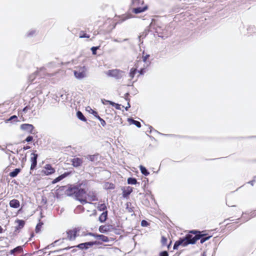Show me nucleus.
<instances>
[{"mask_svg":"<svg viewBox=\"0 0 256 256\" xmlns=\"http://www.w3.org/2000/svg\"><path fill=\"white\" fill-rule=\"evenodd\" d=\"M86 184V182L84 181L76 186L70 185L66 191V194L68 196H72L76 200H79L80 198H83L86 193L84 188L82 187Z\"/></svg>","mask_w":256,"mask_h":256,"instance_id":"1","label":"nucleus"},{"mask_svg":"<svg viewBox=\"0 0 256 256\" xmlns=\"http://www.w3.org/2000/svg\"><path fill=\"white\" fill-rule=\"evenodd\" d=\"M204 232H200L196 230H192L188 234L190 243L191 244H196V242L200 240V243L203 244L206 240H209L212 236H208L206 234H204Z\"/></svg>","mask_w":256,"mask_h":256,"instance_id":"2","label":"nucleus"},{"mask_svg":"<svg viewBox=\"0 0 256 256\" xmlns=\"http://www.w3.org/2000/svg\"><path fill=\"white\" fill-rule=\"evenodd\" d=\"M97 244V242L96 241L95 242H86L84 243H81L78 244L77 246H68L64 248L60 249L58 250H54L53 252H52V253H57L58 252L64 251L65 250H68L70 248H79L80 250H88L90 247H92L94 245Z\"/></svg>","mask_w":256,"mask_h":256,"instance_id":"3","label":"nucleus"},{"mask_svg":"<svg viewBox=\"0 0 256 256\" xmlns=\"http://www.w3.org/2000/svg\"><path fill=\"white\" fill-rule=\"evenodd\" d=\"M106 74L107 76L114 78L116 80H118L122 78L124 72L119 69H113L108 70Z\"/></svg>","mask_w":256,"mask_h":256,"instance_id":"4","label":"nucleus"},{"mask_svg":"<svg viewBox=\"0 0 256 256\" xmlns=\"http://www.w3.org/2000/svg\"><path fill=\"white\" fill-rule=\"evenodd\" d=\"M189 237L188 234H187L184 237L180 238L174 242L173 249L177 250L180 246H186L190 244Z\"/></svg>","mask_w":256,"mask_h":256,"instance_id":"5","label":"nucleus"},{"mask_svg":"<svg viewBox=\"0 0 256 256\" xmlns=\"http://www.w3.org/2000/svg\"><path fill=\"white\" fill-rule=\"evenodd\" d=\"M74 76L78 80H82L87 76V68L86 66H80L74 70Z\"/></svg>","mask_w":256,"mask_h":256,"instance_id":"6","label":"nucleus"},{"mask_svg":"<svg viewBox=\"0 0 256 256\" xmlns=\"http://www.w3.org/2000/svg\"><path fill=\"white\" fill-rule=\"evenodd\" d=\"M138 1H136L134 3V6H132V12L136 14H138L141 12L146 11L148 9V4H144L142 6H139L138 4H137Z\"/></svg>","mask_w":256,"mask_h":256,"instance_id":"7","label":"nucleus"},{"mask_svg":"<svg viewBox=\"0 0 256 256\" xmlns=\"http://www.w3.org/2000/svg\"><path fill=\"white\" fill-rule=\"evenodd\" d=\"M79 231L78 228H75L72 230H68L66 232L67 236L70 240H74L76 239L77 236V232Z\"/></svg>","mask_w":256,"mask_h":256,"instance_id":"8","label":"nucleus"},{"mask_svg":"<svg viewBox=\"0 0 256 256\" xmlns=\"http://www.w3.org/2000/svg\"><path fill=\"white\" fill-rule=\"evenodd\" d=\"M20 128L22 130L28 132V134H33V130L34 128L32 124H24L20 125Z\"/></svg>","mask_w":256,"mask_h":256,"instance_id":"9","label":"nucleus"},{"mask_svg":"<svg viewBox=\"0 0 256 256\" xmlns=\"http://www.w3.org/2000/svg\"><path fill=\"white\" fill-rule=\"evenodd\" d=\"M86 110L89 111V112L92 114L94 117L98 118L102 126H104L106 125V122L98 114V112L92 109L90 107L88 106L86 108Z\"/></svg>","mask_w":256,"mask_h":256,"instance_id":"10","label":"nucleus"},{"mask_svg":"<svg viewBox=\"0 0 256 256\" xmlns=\"http://www.w3.org/2000/svg\"><path fill=\"white\" fill-rule=\"evenodd\" d=\"M114 230V228L112 225H102L99 227L98 230L101 233H106L108 232H112Z\"/></svg>","mask_w":256,"mask_h":256,"instance_id":"11","label":"nucleus"},{"mask_svg":"<svg viewBox=\"0 0 256 256\" xmlns=\"http://www.w3.org/2000/svg\"><path fill=\"white\" fill-rule=\"evenodd\" d=\"M38 158V154L34 153H32L31 158H30V162H31V166H30V170H34L37 165V159Z\"/></svg>","mask_w":256,"mask_h":256,"instance_id":"12","label":"nucleus"},{"mask_svg":"<svg viewBox=\"0 0 256 256\" xmlns=\"http://www.w3.org/2000/svg\"><path fill=\"white\" fill-rule=\"evenodd\" d=\"M71 162H72V165L75 167L77 168L80 166L83 160L82 158H74L71 160Z\"/></svg>","mask_w":256,"mask_h":256,"instance_id":"13","label":"nucleus"},{"mask_svg":"<svg viewBox=\"0 0 256 256\" xmlns=\"http://www.w3.org/2000/svg\"><path fill=\"white\" fill-rule=\"evenodd\" d=\"M132 192V188L127 186L122 189V196L124 198H127Z\"/></svg>","mask_w":256,"mask_h":256,"instance_id":"14","label":"nucleus"},{"mask_svg":"<svg viewBox=\"0 0 256 256\" xmlns=\"http://www.w3.org/2000/svg\"><path fill=\"white\" fill-rule=\"evenodd\" d=\"M69 174H70V172H66L64 174L59 176H58L55 179H54L52 180V183L56 184V183L59 182L61 180H62V179H64V178H66Z\"/></svg>","mask_w":256,"mask_h":256,"instance_id":"15","label":"nucleus"},{"mask_svg":"<svg viewBox=\"0 0 256 256\" xmlns=\"http://www.w3.org/2000/svg\"><path fill=\"white\" fill-rule=\"evenodd\" d=\"M44 68H42L40 70L39 72H36L28 76V80L30 82H32L34 80L35 78H36V76L40 72H42L44 70Z\"/></svg>","mask_w":256,"mask_h":256,"instance_id":"16","label":"nucleus"},{"mask_svg":"<svg viewBox=\"0 0 256 256\" xmlns=\"http://www.w3.org/2000/svg\"><path fill=\"white\" fill-rule=\"evenodd\" d=\"M10 206L11 208H17L20 206V202L16 199H13L10 202Z\"/></svg>","mask_w":256,"mask_h":256,"instance_id":"17","label":"nucleus"},{"mask_svg":"<svg viewBox=\"0 0 256 256\" xmlns=\"http://www.w3.org/2000/svg\"><path fill=\"white\" fill-rule=\"evenodd\" d=\"M45 168L46 170V172H45V173L47 175L54 174L55 172L54 169L52 166L50 164H46L45 166Z\"/></svg>","mask_w":256,"mask_h":256,"instance_id":"18","label":"nucleus"},{"mask_svg":"<svg viewBox=\"0 0 256 256\" xmlns=\"http://www.w3.org/2000/svg\"><path fill=\"white\" fill-rule=\"evenodd\" d=\"M108 212L106 210L104 212L101 214L100 216L98 218V220L100 222H106L108 218Z\"/></svg>","mask_w":256,"mask_h":256,"instance_id":"19","label":"nucleus"},{"mask_svg":"<svg viewBox=\"0 0 256 256\" xmlns=\"http://www.w3.org/2000/svg\"><path fill=\"white\" fill-rule=\"evenodd\" d=\"M87 195L91 201H97L98 200L95 192L92 191L89 192Z\"/></svg>","mask_w":256,"mask_h":256,"instance_id":"20","label":"nucleus"},{"mask_svg":"<svg viewBox=\"0 0 256 256\" xmlns=\"http://www.w3.org/2000/svg\"><path fill=\"white\" fill-rule=\"evenodd\" d=\"M18 224V226L16 227V230L22 228L25 224V222L22 220H17L16 221Z\"/></svg>","mask_w":256,"mask_h":256,"instance_id":"21","label":"nucleus"},{"mask_svg":"<svg viewBox=\"0 0 256 256\" xmlns=\"http://www.w3.org/2000/svg\"><path fill=\"white\" fill-rule=\"evenodd\" d=\"M23 251L22 247V246H18L14 248L10 252L11 254H14L16 252L21 253Z\"/></svg>","mask_w":256,"mask_h":256,"instance_id":"22","label":"nucleus"},{"mask_svg":"<svg viewBox=\"0 0 256 256\" xmlns=\"http://www.w3.org/2000/svg\"><path fill=\"white\" fill-rule=\"evenodd\" d=\"M128 121L130 122V124L135 125L138 128L141 127L140 122L138 120H136L132 118H128Z\"/></svg>","mask_w":256,"mask_h":256,"instance_id":"23","label":"nucleus"},{"mask_svg":"<svg viewBox=\"0 0 256 256\" xmlns=\"http://www.w3.org/2000/svg\"><path fill=\"white\" fill-rule=\"evenodd\" d=\"M140 170L142 174L145 176H147L150 174L148 170L143 166L140 165Z\"/></svg>","mask_w":256,"mask_h":256,"instance_id":"24","label":"nucleus"},{"mask_svg":"<svg viewBox=\"0 0 256 256\" xmlns=\"http://www.w3.org/2000/svg\"><path fill=\"white\" fill-rule=\"evenodd\" d=\"M20 171V168H16L14 169L12 172H10L9 175L12 178H14L18 176Z\"/></svg>","mask_w":256,"mask_h":256,"instance_id":"25","label":"nucleus"},{"mask_svg":"<svg viewBox=\"0 0 256 256\" xmlns=\"http://www.w3.org/2000/svg\"><path fill=\"white\" fill-rule=\"evenodd\" d=\"M76 116L78 118L82 121L86 122V119L83 114L80 111H78L76 112Z\"/></svg>","mask_w":256,"mask_h":256,"instance_id":"26","label":"nucleus"},{"mask_svg":"<svg viewBox=\"0 0 256 256\" xmlns=\"http://www.w3.org/2000/svg\"><path fill=\"white\" fill-rule=\"evenodd\" d=\"M97 208L99 211H106V210L107 207L104 204H98L97 206Z\"/></svg>","mask_w":256,"mask_h":256,"instance_id":"27","label":"nucleus"},{"mask_svg":"<svg viewBox=\"0 0 256 256\" xmlns=\"http://www.w3.org/2000/svg\"><path fill=\"white\" fill-rule=\"evenodd\" d=\"M128 184H138L137 180L134 178H129L128 179Z\"/></svg>","mask_w":256,"mask_h":256,"instance_id":"28","label":"nucleus"},{"mask_svg":"<svg viewBox=\"0 0 256 256\" xmlns=\"http://www.w3.org/2000/svg\"><path fill=\"white\" fill-rule=\"evenodd\" d=\"M136 1H138V2H137L136 3H137V4H138L139 6H144V4H144V0H132V6H134V3Z\"/></svg>","mask_w":256,"mask_h":256,"instance_id":"29","label":"nucleus"},{"mask_svg":"<svg viewBox=\"0 0 256 256\" xmlns=\"http://www.w3.org/2000/svg\"><path fill=\"white\" fill-rule=\"evenodd\" d=\"M107 102H108L110 104L112 105L113 106H114L116 109L117 110H120V105L116 104L113 102L110 101V100H106Z\"/></svg>","mask_w":256,"mask_h":256,"instance_id":"30","label":"nucleus"},{"mask_svg":"<svg viewBox=\"0 0 256 256\" xmlns=\"http://www.w3.org/2000/svg\"><path fill=\"white\" fill-rule=\"evenodd\" d=\"M43 225V222L40 220L39 222L36 224L35 231L36 233H38L40 230L41 228Z\"/></svg>","mask_w":256,"mask_h":256,"instance_id":"31","label":"nucleus"},{"mask_svg":"<svg viewBox=\"0 0 256 256\" xmlns=\"http://www.w3.org/2000/svg\"><path fill=\"white\" fill-rule=\"evenodd\" d=\"M132 204L130 202H128L126 204V210L128 212H134L132 208L131 207Z\"/></svg>","mask_w":256,"mask_h":256,"instance_id":"32","label":"nucleus"},{"mask_svg":"<svg viewBox=\"0 0 256 256\" xmlns=\"http://www.w3.org/2000/svg\"><path fill=\"white\" fill-rule=\"evenodd\" d=\"M105 187H106V189H110V190L114 189L115 188L114 185L113 184L108 183V182L105 184Z\"/></svg>","mask_w":256,"mask_h":256,"instance_id":"33","label":"nucleus"},{"mask_svg":"<svg viewBox=\"0 0 256 256\" xmlns=\"http://www.w3.org/2000/svg\"><path fill=\"white\" fill-rule=\"evenodd\" d=\"M98 155H90L88 156V159L91 162H95L97 160Z\"/></svg>","mask_w":256,"mask_h":256,"instance_id":"34","label":"nucleus"},{"mask_svg":"<svg viewBox=\"0 0 256 256\" xmlns=\"http://www.w3.org/2000/svg\"><path fill=\"white\" fill-rule=\"evenodd\" d=\"M100 240L103 242H108L109 238L108 236H105L103 234H101Z\"/></svg>","mask_w":256,"mask_h":256,"instance_id":"35","label":"nucleus"},{"mask_svg":"<svg viewBox=\"0 0 256 256\" xmlns=\"http://www.w3.org/2000/svg\"><path fill=\"white\" fill-rule=\"evenodd\" d=\"M136 72V68H132L130 72V76L131 78H133Z\"/></svg>","mask_w":256,"mask_h":256,"instance_id":"36","label":"nucleus"},{"mask_svg":"<svg viewBox=\"0 0 256 256\" xmlns=\"http://www.w3.org/2000/svg\"><path fill=\"white\" fill-rule=\"evenodd\" d=\"M59 242V240H56L54 241L53 243L48 245L47 246H46L44 248L43 250H42V251H44V250H47V249H48L50 248V247H52V246H54L55 244H56L58 242Z\"/></svg>","mask_w":256,"mask_h":256,"instance_id":"37","label":"nucleus"},{"mask_svg":"<svg viewBox=\"0 0 256 256\" xmlns=\"http://www.w3.org/2000/svg\"><path fill=\"white\" fill-rule=\"evenodd\" d=\"M100 46H92L90 50L92 52V54H96V50L99 49Z\"/></svg>","mask_w":256,"mask_h":256,"instance_id":"38","label":"nucleus"},{"mask_svg":"<svg viewBox=\"0 0 256 256\" xmlns=\"http://www.w3.org/2000/svg\"><path fill=\"white\" fill-rule=\"evenodd\" d=\"M166 242H167V238L165 236H162V240H161V243H162V246H166Z\"/></svg>","mask_w":256,"mask_h":256,"instance_id":"39","label":"nucleus"},{"mask_svg":"<svg viewBox=\"0 0 256 256\" xmlns=\"http://www.w3.org/2000/svg\"><path fill=\"white\" fill-rule=\"evenodd\" d=\"M36 33V30H31L27 33V36H32Z\"/></svg>","mask_w":256,"mask_h":256,"instance_id":"40","label":"nucleus"},{"mask_svg":"<svg viewBox=\"0 0 256 256\" xmlns=\"http://www.w3.org/2000/svg\"><path fill=\"white\" fill-rule=\"evenodd\" d=\"M7 120L8 121L14 120V121L17 122V121H18V117L16 115H14V116H11Z\"/></svg>","mask_w":256,"mask_h":256,"instance_id":"41","label":"nucleus"},{"mask_svg":"<svg viewBox=\"0 0 256 256\" xmlns=\"http://www.w3.org/2000/svg\"><path fill=\"white\" fill-rule=\"evenodd\" d=\"M159 256H168V253L167 251L164 250L159 254Z\"/></svg>","mask_w":256,"mask_h":256,"instance_id":"42","label":"nucleus"},{"mask_svg":"<svg viewBox=\"0 0 256 256\" xmlns=\"http://www.w3.org/2000/svg\"><path fill=\"white\" fill-rule=\"evenodd\" d=\"M80 38H89L90 36L84 32H83L82 34H80Z\"/></svg>","mask_w":256,"mask_h":256,"instance_id":"43","label":"nucleus"},{"mask_svg":"<svg viewBox=\"0 0 256 256\" xmlns=\"http://www.w3.org/2000/svg\"><path fill=\"white\" fill-rule=\"evenodd\" d=\"M141 225L142 226H146L148 225V222L146 220H142L141 222Z\"/></svg>","mask_w":256,"mask_h":256,"instance_id":"44","label":"nucleus"},{"mask_svg":"<svg viewBox=\"0 0 256 256\" xmlns=\"http://www.w3.org/2000/svg\"><path fill=\"white\" fill-rule=\"evenodd\" d=\"M33 140V137L32 136H28L25 140V141L28 142H32V140Z\"/></svg>","mask_w":256,"mask_h":256,"instance_id":"45","label":"nucleus"},{"mask_svg":"<svg viewBox=\"0 0 256 256\" xmlns=\"http://www.w3.org/2000/svg\"><path fill=\"white\" fill-rule=\"evenodd\" d=\"M31 109V108L30 107V106H25L23 110H22V112H24V113H26L28 111V110H30Z\"/></svg>","mask_w":256,"mask_h":256,"instance_id":"46","label":"nucleus"},{"mask_svg":"<svg viewBox=\"0 0 256 256\" xmlns=\"http://www.w3.org/2000/svg\"><path fill=\"white\" fill-rule=\"evenodd\" d=\"M77 200L80 202L82 204H86L88 202L86 200V199H84L82 198H79V200Z\"/></svg>","mask_w":256,"mask_h":256,"instance_id":"47","label":"nucleus"},{"mask_svg":"<svg viewBox=\"0 0 256 256\" xmlns=\"http://www.w3.org/2000/svg\"><path fill=\"white\" fill-rule=\"evenodd\" d=\"M255 216H256V214H255V212H252L250 214V216L248 218V220H246L250 219L254 217Z\"/></svg>","mask_w":256,"mask_h":256,"instance_id":"48","label":"nucleus"},{"mask_svg":"<svg viewBox=\"0 0 256 256\" xmlns=\"http://www.w3.org/2000/svg\"><path fill=\"white\" fill-rule=\"evenodd\" d=\"M131 17L130 16H129L127 15V16H122V22H124L128 18H130Z\"/></svg>","mask_w":256,"mask_h":256,"instance_id":"49","label":"nucleus"},{"mask_svg":"<svg viewBox=\"0 0 256 256\" xmlns=\"http://www.w3.org/2000/svg\"><path fill=\"white\" fill-rule=\"evenodd\" d=\"M150 57L149 54H146V56H142V60L144 62H146V60Z\"/></svg>","mask_w":256,"mask_h":256,"instance_id":"50","label":"nucleus"},{"mask_svg":"<svg viewBox=\"0 0 256 256\" xmlns=\"http://www.w3.org/2000/svg\"><path fill=\"white\" fill-rule=\"evenodd\" d=\"M140 74H144L146 72L145 68H142L138 71Z\"/></svg>","mask_w":256,"mask_h":256,"instance_id":"51","label":"nucleus"},{"mask_svg":"<svg viewBox=\"0 0 256 256\" xmlns=\"http://www.w3.org/2000/svg\"><path fill=\"white\" fill-rule=\"evenodd\" d=\"M94 233H92V232H88V233H86V234H84L82 236H94Z\"/></svg>","mask_w":256,"mask_h":256,"instance_id":"52","label":"nucleus"},{"mask_svg":"<svg viewBox=\"0 0 256 256\" xmlns=\"http://www.w3.org/2000/svg\"><path fill=\"white\" fill-rule=\"evenodd\" d=\"M8 152H12V153H14V152L13 151H12V150H10L8 149V150H6V151L5 153H6V154H7L8 156V157H9V158L10 157V154H8Z\"/></svg>","mask_w":256,"mask_h":256,"instance_id":"53","label":"nucleus"},{"mask_svg":"<svg viewBox=\"0 0 256 256\" xmlns=\"http://www.w3.org/2000/svg\"><path fill=\"white\" fill-rule=\"evenodd\" d=\"M100 236H101V234H94V237L96 238L100 239Z\"/></svg>","mask_w":256,"mask_h":256,"instance_id":"54","label":"nucleus"},{"mask_svg":"<svg viewBox=\"0 0 256 256\" xmlns=\"http://www.w3.org/2000/svg\"><path fill=\"white\" fill-rule=\"evenodd\" d=\"M128 96H129V94L128 93H126L124 94V98H125L126 100H127V101H129L130 100L129 98H128Z\"/></svg>","mask_w":256,"mask_h":256,"instance_id":"55","label":"nucleus"},{"mask_svg":"<svg viewBox=\"0 0 256 256\" xmlns=\"http://www.w3.org/2000/svg\"><path fill=\"white\" fill-rule=\"evenodd\" d=\"M254 182L255 180H252L250 181L248 183L250 184L252 186H254Z\"/></svg>","mask_w":256,"mask_h":256,"instance_id":"56","label":"nucleus"},{"mask_svg":"<svg viewBox=\"0 0 256 256\" xmlns=\"http://www.w3.org/2000/svg\"><path fill=\"white\" fill-rule=\"evenodd\" d=\"M106 100H104V99H102V103L103 104H109L108 102H106Z\"/></svg>","mask_w":256,"mask_h":256,"instance_id":"57","label":"nucleus"},{"mask_svg":"<svg viewBox=\"0 0 256 256\" xmlns=\"http://www.w3.org/2000/svg\"><path fill=\"white\" fill-rule=\"evenodd\" d=\"M29 148H30V146H24V147L22 148V149H23L24 150H28V149H29Z\"/></svg>","mask_w":256,"mask_h":256,"instance_id":"58","label":"nucleus"},{"mask_svg":"<svg viewBox=\"0 0 256 256\" xmlns=\"http://www.w3.org/2000/svg\"><path fill=\"white\" fill-rule=\"evenodd\" d=\"M26 160V156H25L22 158V162H24Z\"/></svg>","mask_w":256,"mask_h":256,"instance_id":"59","label":"nucleus"},{"mask_svg":"<svg viewBox=\"0 0 256 256\" xmlns=\"http://www.w3.org/2000/svg\"><path fill=\"white\" fill-rule=\"evenodd\" d=\"M130 107V104L129 102L128 103V106L125 108L126 110H128V108Z\"/></svg>","mask_w":256,"mask_h":256,"instance_id":"60","label":"nucleus"},{"mask_svg":"<svg viewBox=\"0 0 256 256\" xmlns=\"http://www.w3.org/2000/svg\"><path fill=\"white\" fill-rule=\"evenodd\" d=\"M2 151L4 152H6V150L8 149L6 148H3L1 146V148H0Z\"/></svg>","mask_w":256,"mask_h":256,"instance_id":"61","label":"nucleus"},{"mask_svg":"<svg viewBox=\"0 0 256 256\" xmlns=\"http://www.w3.org/2000/svg\"><path fill=\"white\" fill-rule=\"evenodd\" d=\"M72 252H75L76 251V248H72Z\"/></svg>","mask_w":256,"mask_h":256,"instance_id":"62","label":"nucleus"},{"mask_svg":"<svg viewBox=\"0 0 256 256\" xmlns=\"http://www.w3.org/2000/svg\"><path fill=\"white\" fill-rule=\"evenodd\" d=\"M3 232H4V230H3L1 226H0V234L2 233Z\"/></svg>","mask_w":256,"mask_h":256,"instance_id":"63","label":"nucleus"},{"mask_svg":"<svg viewBox=\"0 0 256 256\" xmlns=\"http://www.w3.org/2000/svg\"><path fill=\"white\" fill-rule=\"evenodd\" d=\"M148 128L150 129V130L149 131V133H151L152 132V126H148Z\"/></svg>","mask_w":256,"mask_h":256,"instance_id":"64","label":"nucleus"}]
</instances>
